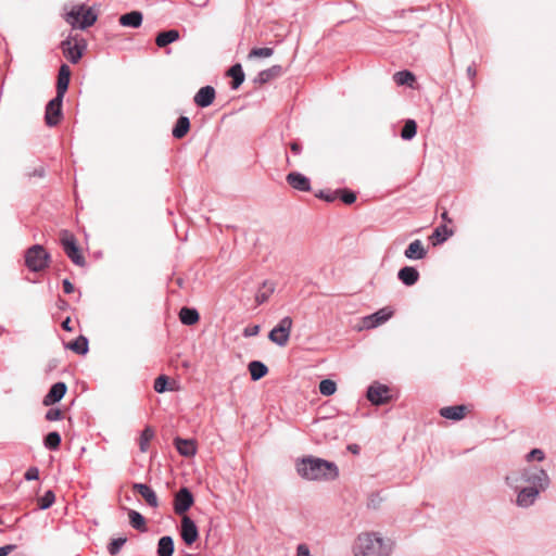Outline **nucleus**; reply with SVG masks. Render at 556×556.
<instances>
[{
  "mask_svg": "<svg viewBox=\"0 0 556 556\" xmlns=\"http://www.w3.org/2000/svg\"><path fill=\"white\" fill-rule=\"evenodd\" d=\"M404 255L406 258L412 261L422 260L427 255V249L425 248L421 240L416 239L408 244V247L404 251Z\"/></svg>",
  "mask_w": 556,
  "mask_h": 556,
  "instance_id": "18",
  "label": "nucleus"
},
{
  "mask_svg": "<svg viewBox=\"0 0 556 556\" xmlns=\"http://www.w3.org/2000/svg\"><path fill=\"white\" fill-rule=\"evenodd\" d=\"M419 271L413 266H404L397 273L399 280L407 286H414L419 280Z\"/></svg>",
  "mask_w": 556,
  "mask_h": 556,
  "instance_id": "20",
  "label": "nucleus"
},
{
  "mask_svg": "<svg viewBox=\"0 0 556 556\" xmlns=\"http://www.w3.org/2000/svg\"><path fill=\"white\" fill-rule=\"evenodd\" d=\"M61 49L65 58L71 63L76 64L83 56V51L86 49V42L84 39H81L80 43L76 42L74 46H72V39L68 37L61 42Z\"/></svg>",
  "mask_w": 556,
  "mask_h": 556,
  "instance_id": "9",
  "label": "nucleus"
},
{
  "mask_svg": "<svg viewBox=\"0 0 556 556\" xmlns=\"http://www.w3.org/2000/svg\"><path fill=\"white\" fill-rule=\"evenodd\" d=\"M338 197L340 195V199L345 204H353L356 201V194L348 189L343 190H337Z\"/></svg>",
  "mask_w": 556,
  "mask_h": 556,
  "instance_id": "43",
  "label": "nucleus"
},
{
  "mask_svg": "<svg viewBox=\"0 0 556 556\" xmlns=\"http://www.w3.org/2000/svg\"><path fill=\"white\" fill-rule=\"evenodd\" d=\"M157 556H173L174 540L169 535L162 536L157 542Z\"/></svg>",
  "mask_w": 556,
  "mask_h": 556,
  "instance_id": "27",
  "label": "nucleus"
},
{
  "mask_svg": "<svg viewBox=\"0 0 556 556\" xmlns=\"http://www.w3.org/2000/svg\"><path fill=\"white\" fill-rule=\"evenodd\" d=\"M50 254L40 244L28 248L25 252V265L30 271L38 273L49 266Z\"/></svg>",
  "mask_w": 556,
  "mask_h": 556,
  "instance_id": "5",
  "label": "nucleus"
},
{
  "mask_svg": "<svg viewBox=\"0 0 556 556\" xmlns=\"http://www.w3.org/2000/svg\"><path fill=\"white\" fill-rule=\"evenodd\" d=\"M318 198L327 201V202H333L334 200L338 199V191H320L318 194H317Z\"/></svg>",
  "mask_w": 556,
  "mask_h": 556,
  "instance_id": "48",
  "label": "nucleus"
},
{
  "mask_svg": "<svg viewBox=\"0 0 556 556\" xmlns=\"http://www.w3.org/2000/svg\"><path fill=\"white\" fill-rule=\"evenodd\" d=\"M132 489L144 498L149 506L153 508L159 506L156 493L152 490L151 486L144 483H134Z\"/></svg>",
  "mask_w": 556,
  "mask_h": 556,
  "instance_id": "19",
  "label": "nucleus"
},
{
  "mask_svg": "<svg viewBox=\"0 0 556 556\" xmlns=\"http://www.w3.org/2000/svg\"><path fill=\"white\" fill-rule=\"evenodd\" d=\"M25 479L30 481V480H37L39 478V470L37 467H29L25 475H24Z\"/></svg>",
  "mask_w": 556,
  "mask_h": 556,
  "instance_id": "49",
  "label": "nucleus"
},
{
  "mask_svg": "<svg viewBox=\"0 0 556 556\" xmlns=\"http://www.w3.org/2000/svg\"><path fill=\"white\" fill-rule=\"evenodd\" d=\"M178 39H179V31L177 29H169V30L159 33L155 38V43L157 47L164 48L167 45L175 42Z\"/></svg>",
  "mask_w": 556,
  "mask_h": 556,
  "instance_id": "25",
  "label": "nucleus"
},
{
  "mask_svg": "<svg viewBox=\"0 0 556 556\" xmlns=\"http://www.w3.org/2000/svg\"><path fill=\"white\" fill-rule=\"evenodd\" d=\"M200 316L195 308L182 307L179 312V319L184 325L191 326L198 323Z\"/></svg>",
  "mask_w": 556,
  "mask_h": 556,
  "instance_id": "31",
  "label": "nucleus"
},
{
  "mask_svg": "<svg viewBox=\"0 0 556 556\" xmlns=\"http://www.w3.org/2000/svg\"><path fill=\"white\" fill-rule=\"evenodd\" d=\"M293 320L286 316L269 331L268 339L278 346H286L290 339Z\"/></svg>",
  "mask_w": 556,
  "mask_h": 556,
  "instance_id": "7",
  "label": "nucleus"
},
{
  "mask_svg": "<svg viewBox=\"0 0 556 556\" xmlns=\"http://www.w3.org/2000/svg\"><path fill=\"white\" fill-rule=\"evenodd\" d=\"M281 74L282 67L280 65H273L267 70L261 71L255 78V83L263 85L279 77Z\"/></svg>",
  "mask_w": 556,
  "mask_h": 556,
  "instance_id": "24",
  "label": "nucleus"
},
{
  "mask_svg": "<svg viewBox=\"0 0 556 556\" xmlns=\"http://www.w3.org/2000/svg\"><path fill=\"white\" fill-rule=\"evenodd\" d=\"M249 371L251 375V379L253 381H257L267 375L268 368L264 363L260 361H252L249 364Z\"/></svg>",
  "mask_w": 556,
  "mask_h": 556,
  "instance_id": "26",
  "label": "nucleus"
},
{
  "mask_svg": "<svg viewBox=\"0 0 556 556\" xmlns=\"http://www.w3.org/2000/svg\"><path fill=\"white\" fill-rule=\"evenodd\" d=\"M466 409L465 405L445 406L440 409V415L446 419L460 420L465 417Z\"/></svg>",
  "mask_w": 556,
  "mask_h": 556,
  "instance_id": "23",
  "label": "nucleus"
},
{
  "mask_svg": "<svg viewBox=\"0 0 556 556\" xmlns=\"http://www.w3.org/2000/svg\"><path fill=\"white\" fill-rule=\"evenodd\" d=\"M62 286H63V291L66 294L74 292V285L68 279H64L62 282Z\"/></svg>",
  "mask_w": 556,
  "mask_h": 556,
  "instance_id": "54",
  "label": "nucleus"
},
{
  "mask_svg": "<svg viewBox=\"0 0 556 556\" xmlns=\"http://www.w3.org/2000/svg\"><path fill=\"white\" fill-rule=\"evenodd\" d=\"M348 450L353 453V454H358L359 453V446L357 444H350L348 446Z\"/></svg>",
  "mask_w": 556,
  "mask_h": 556,
  "instance_id": "58",
  "label": "nucleus"
},
{
  "mask_svg": "<svg viewBox=\"0 0 556 556\" xmlns=\"http://www.w3.org/2000/svg\"><path fill=\"white\" fill-rule=\"evenodd\" d=\"M126 542L127 538L125 536L111 540V542L108 544L109 554L112 556L117 555Z\"/></svg>",
  "mask_w": 556,
  "mask_h": 556,
  "instance_id": "40",
  "label": "nucleus"
},
{
  "mask_svg": "<svg viewBox=\"0 0 556 556\" xmlns=\"http://www.w3.org/2000/svg\"><path fill=\"white\" fill-rule=\"evenodd\" d=\"M28 176L43 178L46 176V169L43 166H38V167L34 168V170L31 173H29Z\"/></svg>",
  "mask_w": 556,
  "mask_h": 556,
  "instance_id": "51",
  "label": "nucleus"
},
{
  "mask_svg": "<svg viewBox=\"0 0 556 556\" xmlns=\"http://www.w3.org/2000/svg\"><path fill=\"white\" fill-rule=\"evenodd\" d=\"M128 517L129 522L134 529L139 530L141 532L147 531L146 519L139 511L129 509Z\"/></svg>",
  "mask_w": 556,
  "mask_h": 556,
  "instance_id": "33",
  "label": "nucleus"
},
{
  "mask_svg": "<svg viewBox=\"0 0 556 556\" xmlns=\"http://www.w3.org/2000/svg\"><path fill=\"white\" fill-rule=\"evenodd\" d=\"M15 545L13 544H8V545H4V546H1L0 547V556H8L11 552H13L15 549Z\"/></svg>",
  "mask_w": 556,
  "mask_h": 556,
  "instance_id": "53",
  "label": "nucleus"
},
{
  "mask_svg": "<svg viewBox=\"0 0 556 556\" xmlns=\"http://www.w3.org/2000/svg\"><path fill=\"white\" fill-rule=\"evenodd\" d=\"M186 556H193V555H191V554H187Z\"/></svg>",
  "mask_w": 556,
  "mask_h": 556,
  "instance_id": "60",
  "label": "nucleus"
},
{
  "mask_svg": "<svg viewBox=\"0 0 556 556\" xmlns=\"http://www.w3.org/2000/svg\"><path fill=\"white\" fill-rule=\"evenodd\" d=\"M391 552L392 542L376 532L358 534L353 546L354 556H389Z\"/></svg>",
  "mask_w": 556,
  "mask_h": 556,
  "instance_id": "3",
  "label": "nucleus"
},
{
  "mask_svg": "<svg viewBox=\"0 0 556 556\" xmlns=\"http://www.w3.org/2000/svg\"><path fill=\"white\" fill-rule=\"evenodd\" d=\"M62 416H63V414H62L61 409H59V408H50L46 413V419L49 421L60 420L62 418Z\"/></svg>",
  "mask_w": 556,
  "mask_h": 556,
  "instance_id": "47",
  "label": "nucleus"
},
{
  "mask_svg": "<svg viewBox=\"0 0 556 556\" xmlns=\"http://www.w3.org/2000/svg\"><path fill=\"white\" fill-rule=\"evenodd\" d=\"M318 427L320 429H324L325 431L327 430H333V422L331 420H324L318 424ZM325 437L328 438V433L325 432ZM329 437L331 439H334L337 437V434L334 433V431H331V433H329Z\"/></svg>",
  "mask_w": 556,
  "mask_h": 556,
  "instance_id": "46",
  "label": "nucleus"
},
{
  "mask_svg": "<svg viewBox=\"0 0 556 556\" xmlns=\"http://www.w3.org/2000/svg\"><path fill=\"white\" fill-rule=\"evenodd\" d=\"M290 149H291V151H292L295 155H299V154L301 153V151H302V147H301V144H300V143H298V142H292V143L290 144Z\"/></svg>",
  "mask_w": 556,
  "mask_h": 556,
  "instance_id": "55",
  "label": "nucleus"
},
{
  "mask_svg": "<svg viewBox=\"0 0 556 556\" xmlns=\"http://www.w3.org/2000/svg\"><path fill=\"white\" fill-rule=\"evenodd\" d=\"M55 501L54 493L49 490L41 497L38 498V506L40 509L45 510L50 508Z\"/></svg>",
  "mask_w": 556,
  "mask_h": 556,
  "instance_id": "39",
  "label": "nucleus"
},
{
  "mask_svg": "<svg viewBox=\"0 0 556 556\" xmlns=\"http://www.w3.org/2000/svg\"><path fill=\"white\" fill-rule=\"evenodd\" d=\"M275 291V285L271 281L265 280L262 287L255 293V301L257 304H263L268 300L270 294Z\"/></svg>",
  "mask_w": 556,
  "mask_h": 556,
  "instance_id": "30",
  "label": "nucleus"
},
{
  "mask_svg": "<svg viewBox=\"0 0 556 556\" xmlns=\"http://www.w3.org/2000/svg\"><path fill=\"white\" fill-rule=\"evenodd\" d=\"M417 134V124L414 119H407L401 130L404 140H412Z\"/></svg>",
  "mask_w": 556,
  "mask_h": 556,
  "instance_id": "35",
  "label": "nucleus"
},
{
  "mask_svg": "<svg viewBox=\"0 0 556 556\" xmlns=\"http://www.w3.org/2000/svg\"><path fill=\"white\" fill-rule=\"evenodd\" d=\"M258 332H260V326L258 325H252V326L247 327L243 330V336L244 337H253V336H256Z\"/></svg>",
  "mask_w": 556,
  "mask_h": 556,
  "instance_id": "50",
  "label": "nucleus"
},
{
  "mask_svg": "<svg viewBox=\"0 0 556 556\" xmlns=\"http://www.w3.org/2000/svg\"><path fill=\"white\" fill-rule=\"evenodd\" d=\"M228 75L232 78L231 88L238 89L244 81V73L241 64L237 63L228 70Z\"/></svg>",
  "mask_w": 556,
  "mask_h": 556,
  "instance_id": "29",
  "label": "nucleus"
},
{
  "mask_svg": "<svg viewBox=\"0 0 556 556\" xmlns=\"http://www.w3.org/2000/svg\"><path fill=\"white\" fill-rule=\"evenodd\" d=\"M337 390V384L331 379H324L319 382V392L325 396L332 395Z\"/></svg>",
  "mask_w": 556,
  "mask_h": 556,
  "instance_id": "38",
  "label": "nucleus"
},
{
  "mask_svg": "<svg viewBox=\"0 0 556 556\" xmlns=\"http://www.w3.org/2000/svg\"><path fill=\"white\" fill-rule=\"evenodd\" d=\"M526 458L528 462H531L532 459L542 462L545 458V454L541 448H533L532 451H530Z\"/></svg>",
  "mask_w": 556,
  "mask_h": 556,
  "instance_id": "45",
  "label": "nucleus"
},
{
  "mask_svg": "<svg viewBox=\"0 0 556 556\" xmlns=\"http://www.w3.org/2000/svg\"><path fill=\"white\" fill-rule=\"evenodd\" d=\"M441 218L444 220V222H447V223H452V219L448 217V214L446 211H444L442 214H441Z\"/></svg>",
  "mask_w": 556,
  "mask_h": 556,
  "instance_id": "59",
  "label": "nucleus"
},
{
  "mask_svg": "<svg viewBox=\"0 0 556 556\" xmlns=\"http://www.w3.org/2000/svg\"><path fill=\"white\" fill-rule=\"evenodd\" d=\"M189 129H190L189 118L187 116H180L177 119V122L172 130L173 137L176 139H181L182 137H185L187 135Z\"/></svg>",
  "mask_w": 556,
  "mask_h": 556,
  "instance_id": "28",
  "label": "nucleus"
},
{
  "mask_svg": "<svg viewBox=\"0 0 556 556\" xmlns=\"http://www.w3.org/2000/svg\"><path fill=\"white\" fill-rule=\"evenodd\" d=\"M153 435H154V432L150 428H146L141 432L140 442H139L140 451L141 452H147L148 446H149V442L151 441Z\"/></svg>",
  "mask_w": 556,
  "mask_h": 556,
  "instance_id": "41",
  "label": "nucleus"
},
{
  "mask_svg": "<svg viewBox=\"0 0 556 556\" xmlns=\"http://www.w3.org/2000/svg\"><path fill=\"white\" fill-rule=\"evenodd\" d=\"M143 15L140 11H131L121 15L118 22L124 27L138 28L141 26Z\"/></svg>",
  "mask_w": 556,
  "mask_h": 556,
  "instance_id": "22",
  "label": "nucleus"
},
{
  "mask_svg": "<svg viewBox=\"0 0 556 556\" xmlns=\"http://www.w3.org/2000/svg\"><path fill=\"white\" fill-rule=\"evenodd\" d=\"M394 80L399 86H412V84L415 81V76L409 71H400L394 74Z\"/></svg>",
  "mask_w": 556,
  "mask_h": 556,
  "instance_id": "36",
  "label": "nucleus"
},
{
  "mask_svg": "<svg viewBox=\"0 0 556 556\" xmlns=\"http://www.w3.org/2000/svg\"><path fill=\"white\" fill-rule=\"evenodd\" d=\"M215 94V89L212 86H204L198 90L193 101L200 108H207L213 103Z\"/></svg>",
  "mask_w": 556,
  "mask_h": 556,
  "instance_id": "15",
  "label": "nucleus"
},
{
  "mask_svg": "<svg viewBox=\"0 0 556 556\" xmlns=\"http://www.w3.org/2000/svg\"><path fill=\"white\" fill-rule=\"evenodd\" d=\"M167 386H168V379L166 376H159L155 380H154V390L155 392L157 393H163L165 391H167Z\"/></svg>",
  "mask_w": 556,
  "mask_h": 556,
  "instance_id": "44",
  "label": "nucleus"
},
{
  "mask_svg": "<svg viewBox=\"0 0 556 556\" xmlns=\"http://www.w3.org/2000/svg\"><path fill=\"white\" fill-rule=\"evenodd\" d=\"M392 315V309L389 307H383L371 315L365 316L363 318V326L367 329L376 328L389 320Z\"/></svg>",
  "mask_w": 556,
  "mask_h": 556,
  "instance_id": "13",
  "label": "nucleus"
},
{
  "mask_svg": "<svg viewBox=\"0 0 556 556\" xmlns=\"http://www.w3.org/2000/svg\"><path fill=\"white\" fill-rule=\"evenodd\" d=\"M98 15L92 8L84 4L74 5L65 16V21L73 27L86 29L97 22Z\"/></svg>",
  "mask_w": 556,
  "mask_h": 556,
  "instance_id": "4",
  "label": "nucleus"
},
{
  "mask_svg": "<svg viewBox=\"0 0 556 556\" xmlns=\"http://www.w3.org/2000/svg\"><path fill=\"white\" fill-rule=\"evenodd\" d=\"M467 75H468V77H469L470 79H473V78L476 77V75H477V71H476V68H475V66H473V65H469V66L467 67Z\"/></svg>",
  "mask_w": 556,
  "mask_h": 556,
  "instance_id": "56",
  "label": "nucleus"
},
{
  "mask_svg": "<svg viewBox=\"0 0 556 556\" xmlns=\"http://www.w3.org/2000/svg\"><path fill=\"white\" fill-rule=\"evenodd\" d=\"M453 236V230L447 228L445 225L437 227L431 236L433 239V245L441 244Z\"/></svg>",
  "mask_w": 556,
  "mask_h": 556,
  "instance_id": "32",
  "label": "nucleus"
},
{
  "mask_svg": "<svg viewBox=\"0 0 556 556\" xmlns=\"http://www.w3.org/2000/svg\"><path fill=\"white\" fill-rule=\"evenodd\" d=\"M67 348L79 355H85L89 350L88 339L84 336H79L75 341L71 342Z\"/></svg>",
  "mask_w": 556,
  "mask_h": 556,
  "instance_id": "34",
  "label": "nucleus"
},
{
  "mask_svg": "<svg viewBox=\"0 0 556 556\" xmlns=\"http://www.w3.org/2000/svg\"><path fill=\"white\" fill-rule=\"evenodd\" d=\"M296 471L301 478L311 481L334 479L339 475L338 467L334 463L313 456H307L299 460L296 463Z\"/></svg>",
  "mask_w": 556,
  "mask_h": 556,
  "instance_id": "2",
  "label": "nucleus"
},
{
  "mask_svg": "<svg viewBox=\"0 0 556 556\" xmlns=\"http://www.w3.org/2000/svg\"><path fill=\"white\" fill-rule=\"evenodd\" d=\"M193 503L194 498L191 491L188 488H181L174 497V511L177 515L184 516Z\"/></svg>",
  "mask_w": 556,
  "mask_h": 556,
  "instance_id": "10",
  "label": "nucleus"
},
{
  "mask_svg": "<svg viewBox=\"0 0 556 556\" xmlns=\"http://www.w3.org/2000/svg\"><path fill=\"white\" fill-rule=\"evenodd\" d=\"M180 536L187 545L193 544L199 538L195 522L187 515L181 518Z\"/></svg>",
  "mask_w": 556,
  "mask_h": 556,
  "instance_id": "12",
  "label": "nucleus"
},
{
  "mask_svg": "<svg viewBox=\"0 0 556 556\" xmlns=\"http://www.w3.org/2000/svg\"><path fill=\"white\" fill-rule=\"evenodd\" d=\"M71 325V319L70 317H67L63 323H62V328L66 331H72V327L70 326Z\"/></svg>",
  "mask_w": 556,
  "mask_h": 556,
  "instance_id": "57",
  "label": "nucleus"
},
{
  "mask_svg": "<svg viewBox=\"0 0 556 556\" xmlns=\"http://www.w3.org/2000/svg\"><path fill=\"white\" fill-rule=\"evenodd\" d=\"M296 556H311L308 546L306 544H299L296 547Z\"/></svg>",
  "mask_w": 556,
  "mask_h": 556,
  "instance_id": "52",
  "label": "nucleus"
},
{
  "mask_svg": "<svg viewBox=\"0 0 556 556\" xmlns=\"http://www.w3.org/2000/svg\"><path fill=\"white\" fill-rule=\"evenodd\" d=\"M505 482L517 493L516 505L529 508L536 502L540 493L548 489L551 479L543 468L529 466L510 471L505 477Z\"/></svg>",
  "mask_w": 556,
  "mask_h": 556,
  "instance_id": "1",
  "label": "nucleus"
},
{
  "mask_svg": "<svg viewBox=\"0 0 556 556\" xmlns=\"http://www.w3.org/2000/svg\"><path fill=\"white\" fill-rule=\"evenodd\" d=\"M274 54V49L273 48H253L250 52H249V58H269Z\"/></svg>",
  "mask_w": 556,
  "mask_h": 556,
  "instance_id": "42",
  "label": "nucleus"
},
{
  "mask_svg": "<svg viewBox=\"0 0 556 556\" xmlns=\"http://www.w3.org/2000/svg\"><path fill=\"white\" fill-rule=\"evenodd\" d=\"M67 391V387L64 382H56L52 384L49 392L43 396L42 404L50 406L54 403L60 402Z\"/></svg>",
  "mask_w": 556,
  "mask_h": 556,
  "instance_id": "14",
  "label": "nucleus"
},
{
  "mask_svg": "<svg viewBox=\"0 0 556 556\" xmlns=\"http://www.w3.org/2000/svg\"><path fill=\"white\" fill-rule=\"evenodd\" d=\"M367 399L376 406L383 405L391 399L390 389L384 384L372 383L367 390Z\"/></svg>",
  "mask_w": 556,
  "mask_h": 556,
  "instance_id": "11",
  "label": "nucleus"
},
{
  "mask_svg": "<svg viewBox=\"0 0 556 556\" xmlns=\"http://www.w3.org/2000/svg\"><path fill=\"white\" fill-rule=\"evenodd\" d=\"M63 99V97L55 96L48 102L46 106L45 121L49 127H54L60 123L62 117Z\"/></svg>",
  "mask_w": 556,
  "mask_h": 556,
  "instance_id": "8",
  "label": "nucleus"
},
{
  "mask_svg": "<svg viewBox=\"0 0 556 556\" xmlns=\"http://www.w3.org/2000/svg\"><path fill=\"white\" fill-rule=\"evenodd\" d=\"M71 78V68L67 64H62L59 68L58 81H56V94L59 97L65 96Z\"/></svg>",
  "mask_w": 556,
  "mask_h": 556,
  "instance_id": "16",
  "label": "nucleus"
},
{
  "mask_svg": "<svg viewBox=\"0 0 556 556\" xmlns=\"http://www.w3.org/2000/svg\"><path fill=\"white\" fill-rule=\"evenodd\" d=\"M61 435L56 431L49 432L43 440L45 446L48 450L54 451L58 450L61 444Z\"/></svg>",
  "mask_w": 556,
  "mask_h": 556,
  "instance_id": "37",
  "label": "nucleus"
},
{
  "mask_svg": "<svg viewBox=\"0 0 556 556\" xmlns=\"http://www.w3.org/2000/svg\"><path fill=\"white\" fill-rule=\"evenodd\" d=\"M60 242L65 254L75 265L80 267L85 266L86 260L81 255L73 233L67 230H63L60 236Z\"/></svg>",
  "mask_w": 556,
  "mask_h": 556,
  "instance_id": "6",
  "label": "nucleus"
},
{
  "mask_svg": "<svg viewBox=\"0 0 556 556\" xmlns=\"http://www.w3.org/2000/svg\"><path fill=\"white\" fill-rule=\"evenodd\" d=\"M174 445L181 456L190 457L197 453L195 442L193 440L176 438Z\"/></svg>",
  "mask_w": 556,
  "mask_h": 556,
  "instance_id": "21",
  "label": "nucleus"
},
{
  "mask_svg": "<svg viewBox=\"0 0 556 556\" xmlns=\"http://www.w3.org/2000/svg\"><path fill=\"white\" fill-rule=\"evenodd\" d=\"M286 179L293 189L305 192L311 190L309 179L299 172L289 173Z\"/></svg>",
  "mask_w": 556,
  "mask_h": 556,
  "instance_id": "17",
  "label": "nucleus"
}]
</instances>
